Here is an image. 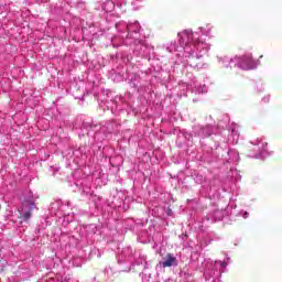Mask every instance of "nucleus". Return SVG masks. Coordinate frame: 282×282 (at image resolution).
<instances>
[{
    "mask_svg": "<svg viewBox=\"0 0 282 282\" xmlns=\"http://www.w3.org/2000/svg\"><path fill=\"white\" fill-rule=\"evenodd\" d=\"M34 210H36V204L32 200H26L22 204V213H20L19 218L23 219V221H29Z\"/></svg>",
    "mask_w": 282,
    "mask_h": 282,
    "instance_id": "nucleus-1",
    "label": "nucleus"
},
{
    "mask_svg": "<svg viewBox=\"0 0 282 282\" xmlns=\"http://www.w3.org/2000/svg\"><path fill=\"white\" fill-rule=\"evenodd\" d=\"M159 264L161 268H173V265H177V258L172 253H167Z\"/></svg>",
    "mask_w": 282,
    "mask_h": 282,
    "instance_id": "nucleus-2",
    "label": "nucleus"
},
{
    "mask_svg": "<svg viewBox=\"0 0 282 282\" xmlns=\"http://www.w3.org/2000/svg\"><path fill=\"white\" fill-rule=\"evenodd\" d=\"M242 69H253L254 68V59L252 57L248 56L246 59L241 62Z\"/></svg>",
    "mask_w": 282,
    "mask_h": 282,
    "instance_id": "nucleus-3",
    "label": "nucleus"
},
{
    "mask_svg": "<svg viewBox=\"0 0 282 282\" xmlns=\"http://www.w3.org/2000/svg\"><path fill=\"white\" fill-rule=\"evenodd\" d=\"M221 268H226V262L220 263Z\"/></svg>",
    "mask_w": 282,
    "mask_h": 282,
    "instance_id": "nucleus-4",
    "label": "nucleus"
}]
</instances>
